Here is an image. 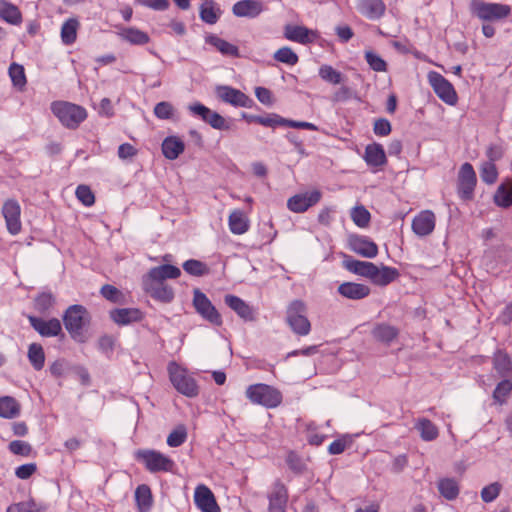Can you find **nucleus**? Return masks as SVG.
<instances>
[{
  "label": "nucleus",
  "mask_w": 512,
  "mask_h": 512,
  "mask_svg": "<svg viewBox=\"0 0 512 512\" xmlns=\"http://www.w3.org/2000/svg\"><path fill=\"white\" fill-rule=\"evenodd\" d=\"M53 114L63 126L76 129L87 118V111L80 105L65 101H56L51 104Z\"/></svg>",
  "instance_id": "obj_1"
},
{
  "label": "nucleus",
  "mask_w": 512,
  "mask_h": 512,
  "mask_svg": "<svg viewBox=\"0 0 512 512\" xmlns=\"http://www.w3.org/2000/svg\"><path fill=\"white\" fill-rule=\"evenodd\" d=\"M246 397L253 403L267 408H275L282 401L280 391L267 384H253L246 389Z\"/></svg>",
  "instance_id": "obj_2"
},
{
  "label": "nucleus",
  "mask_w": 512,
  "mask_h": 512,
  "mask_svg": "<svg viewBox=\"0 0 512 512\" xmlns=\"http://www.w3.org/2000/svg\"><path fill=\"white\" fill-rule=\"evenodd\" d=\"M88 322L89 313L87 309L82 305H71L64 312V326L70 336L75 340H81L83 327Z\"/></svg>",
  "instance_id": "obj_3"
},
{
  "label": "nucleus",
  "mask_w": 512,
  "mask_h": 512,
  "mask_svg": "<svg viewBox=\"0 0 512 512\" xmlns=\"http://www.w3.org/2000/svg\"><path fill=\"white\" fill-rule=\"evenodd\" d=\"M168 372L170 381L179 393L191 398L198 395V385L195 379L187 374L185 369L175 362H171L168 365Z\"/></svg>",
  "instance_id": "obj_4"
},
{
  "label": "nucleus",
  "mask_w": 512,
  "mask_h": 512,
  "mask_svg": "<svg viewBox=\"0 0 512 512\" xmlns=\"http://www.w3.org/2000/svg\"><path fill=\"white\" fill-rule=\"evenodd\" d=\"M286 321L292 331L300 336L308 335L311 330L310 321L306 317V306L300 300H294L287 308Z\"/></svg>",
  "instance_id": "obj_5"
},
{
  "label": "nucleus",
  "mask_w": 512,
  "mask_h": 512,
  "mask_svg": "<svg viewBox=\"0 0 512 512\" xmlns=\"http://www.w3.org/2000/svg\"><path fill=\"white\" fill-rule=\"evenodd\" d=\"M137 458L143 462L146 469L151 473L171 472L175 462L168 456L156 450H139Z\"/></svg>",
  "instance_id": "obj_6"
},
{
  "label": "nucleus",
  "mask_w": 512,
  "mask_h": 512,
  "mask_svg": "<svg viewBox=\"0 0 512 512\" xmlns=\"http://www.w3.org/2000/svg\"><path fill=\"white\" fill-rule=\"evenodd\" d=\"M193 306L196 312L207 322L214 326H221L223 321L221 314L212 304L210 299L201 292L199 289H195L193 292Z\"/></svg>",
  "instance_id": "obj_7"
},
{
  "label": "nucleus",
  "mask_w": 512,
  "mask_h": 512,
  "mask_svg": "<svg viewBox=\"0 0 512 512\" xmlns=\"http://www.w3.org/2000/svg\"><path fill=\"white\" fill-rule=\"evenodd\" d=\"M428 81L435 94L446 104L455 105L458 97L453 85L440 73L431 71L428 73Z\"/></svg>",
  "instance_id": "obj_8"
},
{
  "label": "nucleus",
  "mask_w": 512,
  "mask_h": 512,
  "mask_svg": "<svg viewBox=\"0 0 512 512\" xmlns=\"http://www.w3.org/2000/svg\"><path fill=\"white\" fill-rule=\"evenodd\" d=\"M188 109L193 115L199 116L214 129L229 130L231 128L230 123L223 116L201 103L191 104Z\"/></svg>",
  "instance_id": "obj_9"
},
{
  "label": "nucleus",
  "mask_w": 512,
  "mask_h": 512,
  "mask_svg": "<svg viewBox=\"0 0 512 512\" xmlns=\"http://www.w3.org/2000/svg\"><path fill=\"white\" fill-rule=\"evenodd\" d=\"M477 183L476 173L473 166L466 162L461 165L458 174V194L464 200L473 197L474 189Z\"/></svg>",
  "instance_id": "obj_10"
},
{
  "label": "nucleus",
  "mask_w": 512,
  "mask_h": 512,
  "mask_svg": "<svg viewBox=\"0 0 512 512\" xmlns=\"http://www.w3.org/2000/svg\"><path fill=\"white\" fill-rule=\"evenodd\" d=\"M475 15L483 21L500 20L510 14V7L499 3H476L473 7Z\"/></svg>",
  "instance_id": "obj_11"
},
{
  "label": "nucleus",
  "mask_w": 512,
  "mask_h": 512,
  "mask_svg": "<svg viewBox=\"0 0 512 512\" xmlns=\"http://www.w3.org/2000/svg\"><path fill=\"white\" fill-rule=\"evenodd\" d=\"M258 124L270 128H276L278 126H287L291 128L306 129L312 131H317L319 129L313 123L286 119L275 113H271L266 116H260Z\"/></svg>",
  "instance_id": "obj_12"
},
{
  "label": "nucleus",
  "mask_w": 512,
  "mask_h": 512,
  "mask_svg": "<svg viewBox=\"0 0 512 512\" xmlns=\"http://www.w3.org/2000/svg\"><path fill=\"white\" fill-rule=\"evenodd\" d=\"M321 199V192L313 190L311 192H305L296 194L287 200V207L294 213H303L310 207L317 204Z\"/></svg>",
  "instance_id": "obj_13"
},
{
  "label": "nucleus",
  "mask_w": 512,
  "mask_h": 512,
  "mask_svg": "<svg viewBox=\"0 0 512 512\" xmlns=\"http://www.w3.org/2000/svg\"><path fill=\"white\" fill-rule=\"evenodd\" d=\"M216 92L219 99L235 107L250 108L253 104V100L245 93L230 86H219Z\"/></svg>",
  "instance_id": "obj_14"
},
{
  "label": "nucleus",
  "mask_w": 512,
  "mask_h": 512,
  "mask_svg": "<svg viewBox=\"0 0 512 512\" xmlns=\"http://www.w3.org/2000/svg\"><path fill=\"white\" fill-rule=\"evenodd\" d=\"M268 512H286L288 491L285 485L276 480L268 493Z\"/></svg>",
  "instance_id": "obj_15"
},
{
  "label": "nucleus",
  "mask_w": 512,
  "mask_h": 512,
  "mask_svg": "<svg viewBox=\"0 0 512 512\" xmlns=\"http://www.w3.org/2000/svg\"><path fill=\"white\" fill-rule=\"evenodd\" d=\"M21 208L16 200H7L2 207V215L5 219L8 231L16 235L21 231L20 221Z\"/></svg>",
  "instance_id": "obj_16"
},
{
  "label": "nucleus",
  "mask_w": 512,
  "mask_h": 512,
  "mask_svg": "<svg viewBox=\"0 0 512 512\" xmlns=\"http://www.w3.org/2000/svg\"><path fill=\"white\" fill-rule=\"evenodd\" d=\"M436 216L431 210L419 212L412 220V230L419 237H426L435 229Z\"/></svg>",
  "instance_id": "obj_17"
},
{
  "label": "nucleus",
  "mask_w": 512,
  "mask_h": 512,
  "mask_svg": "<svg viewBox=\"0 0 512 512\" xmlns=\"http://www.w3.org/2000/svg\"><path fill=\"white\" fill-rule=\"evenodd\" d=\"M30 325L43 337H55L62 333L60 320L51 318L44 320L36 316H28Z\"/></svg>",
  "instance_id": "obj_18"
},
{
  "label": "nucleus",
  "mask_w": 512,
  "mask_h": 512,
  "mask_svg": "<svg viewBox=\"0 0 512 512\" xmlns=\"http://www.w3.org/2000/svg\"><path fill=\"white\" fill-rule=\"evenodd\" d=\"M144 290L150 296L160 302L170 303L174 299V291L171 286L165 282L147 281L142 279Z\"/></svg>",
  "instance_id": "obj_19"
},
{
  "label": "nucleus",
  "mask_w": 512,
  "mask_h": 512,
  "mask_svg": "<svg viewBox=\"0 0 512 512\" xmlns=\"http://www.w3.org/2000/svg\"><path fill=\"white\" fill-rule=\"evenodd\" d=\"M194 502L201 512H220L212 491L205 485H198L196 487Z\"/></svg>",
  "instance_id": "obj_20"
},
{
  "label": "nucleus",
  "mask_w": 512,
  "mask_h": 512,
  "mask_svg": "<svg viewBox=\"0 0 512 512\" xmlns=\"http://www.w3.org/2000/svg\"><path fill=\"white\" fill-rule=\"evenodd\" d=\"M350 248L353 252L366 258H374L378 254L377 245L365 236H353L349 241Z\"/></svg>",
  "instance_id": "obj_21"
},
{
  "label": "nucleus",
  "mask_w": 512,
  "mask_h": 512,
  "mask_svg": "<svg viewBox=\"0 0 512 512\" xmlns=\"http://www.w3.org/2000/svg\"><path fill=\"white\" fill-rule=\"evenodd\" d=\"M225 304L232 309L241 319L244 321H254L255 314L252 307H250L244 300L240 297L227 294L224 297Z\"/></svg>",
  "instance_id": "obj_22"
},
{
  "label": "nucleus",
  "mask_w": 512,
  "mask_h": 512,
  "mask_svg": "<svg viewBox=\"0 0 512 512\" xmlns=\"http://www.w3.org/2000/svg\"><path fill=\"white\" fill-rule=\"evenodd\" d=\"M181 275L178 267L170 264H163L151 268L149 272L143 276V280L164 282L166 279H176Z\"/></svg>",
  "instance_id": "obj_23"
},
{
  "label": "nucleus",
  "mask_w": 512,
  "mask_h": 512,
  "mask_svg": "<svg viewBox=\"0 0 512 512\" xmlns=\"http://www.w3.org/2000/svg\"><path fill=\"white\" fill-rule=\"evenodd\" d=\"M373 339L389 346L399 336V329L387 323H377L371 330Z\"/></svg>",
  "instance_id": "obj_24"
},
{
  "label": "nucleus",
  "mask_w": 512,
  "mask_h": 512,
  "mask_svg": "<svg viewBox=\"0 0 512 512\" xmlns=\"http://www.w3.org/2000/svg\"><path fill=\"white\" fill-rule=\"evenodd\" d=\"M262 2L256 0H241L233 5V14L237 17L255 18L263 12Z\"/></svg>",
  "instance_id": "obj_25"
},
{
  "label": "nucleus",
  "mask_w": 512,
  "mask_h": 512,
  "mask_svg": "<svg viewBox=\"0 0 512 512\" xmlns=\"http://www.w3.org/2000/svg\"><path fill=\"white\" fill-rule=\"evenodd\" d=\"M337 291L341 296L351 300H360L370 294V288L367 285L354 282L340 284Z\"/></svg>",
  "instance_id": "obj_26"
},
{
  "label": "nucleus",
  "mask_w": 512,
  "mask_h": 512,
  "mask_svg": "<svg viewBox=\"0 0 512 512\" xmlns=\"http://www.w3.org/2000/svg\"><path fill=\"white\" fill-rule=\"evenodd\" d=\"M358 11L370 20L381 18L386 10V5L382 0H360Z\"/></svg>",
  "instance_id": "obj_27"
},
{
  "label": "nucleus",
  "mask_w": 512,
  "mask_h": 512,
  "mask_svg": "<svg viewBox=\"0 0 512 512\" xmlns=\"http://www.w3.org/2000/svg\"><path fill=\"white\" fill-rule=\"evenodd\" d=\"M142 317V312L137 308H118L110 311V318L118 325L138 322Z\"/></svg>",
  "instance_id": "obj_28"
},
{
  "label": "nucleus",
  "mask_w": 512,
  "mask_h": 512,
  "mask_svg": "<svg viewBox=\"0 0 512 512\" xmlns=\"http://www.w3.org/2000/svg\"><path fill=\"white\" fill-rule=\"evenodd\" d=\"M375 264L372 262L360 261L352 258L351 256H345L343 260V267L351 273L360 275L370 280L372 271H374Z\"/></svg>",
  "instance_id": "obj_29"
},
{
  "label": "nucleus",
  "mask_w": 512,
  "mask_h": 512,
  "mask_svg": "<svg viewBox=\"0 0 512 512\" xmlns=\"http://www.w3.org/2000/svg\"><path fill=\"white\" fill-rule=\"evenodd\" d=\"M399 276V272L396 268L389 266H382L381 268L374 266V271L370 280L378 286H386L393 282Z\"/></svg>",
  "instance_id": "obj_30"
},
{
  "label": "nucleus",
  "mask_w": 512,
  "mask_h": 512,
  "mask_svg": "<svg viewBox=\"0 0 512 512\" xmlns=\"http://www.w3.org/2000/svg\"><path fill=\"white\" fill-rule=\"evenodd\" d=\"M184 149V142L177 136L166 137L162 142V153L169 160L177 159Z\"/></svg>",
  "instance_id": "obj_31"
},
{
  "label": "nucleus",
  "mask_w": 512,
  "mask_h": 512,
  "mask_svg": "<svg viewBox=\"0 0 512 512\" xmlns=\"http://www.w3.org/2000/svg\"><path fill=\"white\" fill-rule=\"evenodd\" d=\"M313 32L304 26L286 25L284 28V36L286 39L300 44L312 42L310 34Z\"/></svg>",
  "instance_id": "obj_32"
},
{
  "label": "nucleus",
  "mask_w": 512,
  "mask_h": 512,
  "mask_svg": "<svg viewBox=\"0 0 512 512\" xmlns=\"http://www.w3.org/2000/svg\"><path fill=\"white\" fill-rule=\"evenodd\" d=\"M364 159L369 166L379 167L386 163V155L381 144L373 143L366 147Z\"/></svg>",
  "instance_id": "obj_33"
},
{
  "label": "nucleus",
  "mask_w": 512,
  "mask_h": 512,
  "mask_svg": "<svg viewBox=\"0 0 512 512\" xmlns=\"http://www.w3.org/2000/svg\"><path fill=\"white\" fill-rule=\"evenodd\" d=\"M21 405L12 396L0 397V417L4 419H13L20 415Z\"/></svg>",
  "instance_id": "obj_34"
},
{
  "label": "nucleus",
  "mask_w": 512,
  "mask_h": 512,
  "mask_svg": "<svg viewBox=\"0 0 512 512\" xmlns=\"http://www.w3.org/2000/svg\"><path fill=\"white\" fill-rule=\"evenodd\" d=\"M415 429L418 430L423 441H434L439 436L437 426L427 418H418L415 422Z\"/></svg>",
  "instance_id": "obj_35"
},
{
  "label": "nucleus",
  "mask_w": 512,
  "mask_h": 512,
  "mask_svg": "<svg viewBox=\"0 0 512 512\" xmlns=\"http://www.w3.org/2000/svg\"><path fill=\"white\" fill-rule=\"evenodd\" d=\"M229 229L233 234L241 235L249 229V219L240 210H233L228 218Z\"/></svg>",
  "instance_id": "obj_36"
},
{
  "label": "nucleus",
  "mask_w": 512,
  "mask_h": 512,
  "mask_svg": "<svg viewBox=\"0 0 512 512\" xmlns=\"http://www.w3.org/2000/svg\"><path fill=\"white\" fill-rule=\"evenodd\" d=\"M0 18L11 25H19L22 22V14L17 6L0 0Z\"/></svg>",
  "instance_id": "obj_37"
},
{
  "label": "nucleus",
  "mask_w": 512,
  "mask_h": 512,
  "mask_svg": "<svg viewBox=\"0 0 512 512\" xmlns=\"http://www.w3.org/2000/svg\"><path fill=\"white\" fill-rule=\"evenodd\" d=\"M494 202L502 208L512 206V179L506 180L497 188L494 194Z\"/></svg>",
  "instance_id": "obj_38"
},
{
  "label": "nucleus",
  "mask_w": 512,
  "mask_h": 512,
  "mask_svg": "<svg viewBox=\"0 0 512 512\" xmlns=\"http://www.w3.org/2000/svg\"><path fill=\"white\" fill-rule=\"evenodd\" d=\"M206 42L215 47L220 53L226 56H239V49L237 46L229 43L228 41L216 36L209 35L206 37Z\"/></svg>",
  "instance_id": "obj_39"
},
{
  "label": "nucleus",
  "mask_w": 512,
  "mask_h": 512,
  "mask_svg": "<svg viewBox=\"0 0 512 512\" xmlns=\"http://www.w3.org/2000/svg\"><path fill=\"white\" fill-rule=\"evenodd\" d=\"M135 500L140 512H148L153 503L151 489L148 485H139L135 490Z\"/></svg>",
  "instance_id": "obj_40"
},
{
  "label": "nucleus",
  "mask_w": 512,
  "mask_h": 512,
  "mask_svg": "<svg viewBox=\"0 0 512 512\" xmlns=\"http://www.w3.org/2000/svg\"><path fill=\"white\" fill-rule=\"evenodd\" d=\"M439 493L447 500H454L459 495V485L455 479L443 478L438 482Z\"/></svg>",
  "instance_id": "obj_41"
},
{
  "label": "nucleus",
  "mask_w": 512,
  "mask_h": 512,
  "mask_svg": "<svg viewBox=\"0 0 512 512\" xmlns=\"http://www.w3.org/2000/svg\"><path fill=\"white\" fill-rule=\"evenodd\" d=\"M79 22L75 18H69L61 27V39L66 45H71L76 41Z\"/></svg>",
  "instance_id": "obj_42"
},
{
  "label": "nucleus",
  "mask_w": 512,
  "mask_h": 512,
  "mask_svg": "<svg viewBox=\"0 0 512 512\" xmlns=\"http://www.w3.org/2000/svg\"><path fill=\"white\" fill-rule=\"evenodd\" d=\"M493 364L501 376H509L512 373V360L507 353L501 350L494 354Z\"/></svg>",
  "instance_id": "obj_43"
},
{
  "label": "nucleus",
  "mask_w": 512,
  "mask_h": 512,
  "mask_svg": "<svg viewBox=\"0 0 512 512\" xmlns=\"http://www.w3.org/2000/svg\"><path fill=\"white\" fill-rule=\"evenodd\" d=\"M28 359L32 367L39 371L45 364V353L43 347L38 343H32L28 347Z\"/></svg>",
  "instance_id": "obj_44"
},
{
  "label": "nucleus",
  "mask_w": 512,
  "mask_h": 512,
  "mask_svg": "<svg viewBox=\"0 0 512 512\" xmlns=\"http://www.w3.org/2000/svg\"><path fill=\"white\" fill-rule=\"evenodd\" d=\"M119 35L134 45H144L149 42L148 34L137 28H124Z\"/></svg>",
  "instance_id": "obj_45"
},
{
  "label": "nucleus",
  "mask_w": 512,
  "mask_h": 512,
  "mask_svg": "<svg viewBox=\"0 0 512 512\" xmlns=\"http://www.w3.org/2000/svg\"><path fill=\"white\" fill-rule=\"evenodd\" d=\"M219 15L220 10L211 1H205L200 7V18L207 24H215L219 19Z\"/></svg>",
  "instance_id": "obj_46"
},
{
  "label": "nucleus",
  "mask_w": 512,
  "mask_h": 512,
  "mask_svg": "<svg viewBox=\"0 0 512 512\" xmlns=\"http://www.w3.org/2000/svg\"><path fill=\"white\" fill-rule=\"evenodd\" d=\"M183 269L192 276H203L209 273L207 265L199 260L190 259L183 263Z\"/></svg>",
  "instance_id": "obj_47"
},
{
  "label": "nucleus",
  "mask_w": 512,
  "mask_h": 512,
  "mask_svg": "<svg viewBox=\"0 0 512 512\" xmlns=\"http://www.w3.org/2000/svg\"><path fill=\"white\" fill-rule=\"evenodd\" d=\"M55 304V298L51 293H41L35 298L34 307L35 309L41 313L45 314L50 311V309Z\"/></svg>",
  "instance_id": "obj_48"
},
{
  "label": "nucleus",
  "mask_w": 512,
  "mask_h": 512,
  "mask_svg": "<svg viewBox=\"0 0 512 512\" xmlns=\"http://www.w3.org/2000/svg\"><path fill=\"white\" fill-rule=\"evenodd\" d=\"M274 59L278 62L294 66L298 63V55L290 47H282L274 53Z\"/></svg>",
  "instance_id": "obj_49"
},
{
  "label": "nucleus",
  "mask_w": 512,
  "mask_h": 512,
  "mask_svg": "<svg viewBox=\"0 0 512 512\" xmlns=\"http://www.w3.org/2000/svg\"><path fill=\"white\" fill-rule=\"evenodd\" d=\"M480 177L486 184H494L498 178V171L495 164L491 161L484 162L480 168Z\"/></svg>",
  "instance_id": "obj_50"
},
{
  "label": "nucleus",
  "mask_w": 512,
  "mask_h": 512,
  "mask_svg": "<svg viewBox=\"0 0 512 512\" xmlns=\"http://www.w3.org/2000/svg\"><path fill=\"white\" fill-rule=\"evenodd\" d=\"M319 76L331 84H340L343 81L342 74L330 65H322L319 68Z\"/></svg>",
  "instance_id": "obj_51"
},
{
  "label": "nucleus",
  "mask_w": 512,
  "mask_h": 512,
  "mask_svg": "<svg viewBox=\"0 0 512 512\" xmlns=\"http://www.w3.org/2000/svg\"><path fill=\"white\" fill-rule=\"evenodd\" d=\"M9 76L14 86L22 89L26 85V76L23 66L12 63L9 67Z\"/></svg>",
  "instance_id": "obj_52"
},
{
  "label": "nucleus",
  "mask_w": 512,
  "mask_h": 512,
  "mask_svg": "<svg viewBox=\"0 0 512 512\" xmlns=\"http://www.w3.org/2000/svg\"><path fill=\"white\" fill-rule=\"evenodd\" d=\"M351 218L358 227L364 228L368 226L371 215L364 206H356L351 211Z\"/></svg>",
  "instance_id": "obj_53"
},
{
  "label": "nucleus",
  "mask_w": 512,
  "mask_h": 512,
  "mask_svg": "<svg viewBox=\"0 0 512 512\" xmlns=\"http://www.w3.org/2000/svg\"><path fill=\"white\" fill-rule=\"evenodd\" d=\"M512 391V382L508 379L502 380L498 383L496 386L494 392H493V398L496 402L503 404L509 394Z\"/></svg>",
  "instance_id": "obj_54"
},
{
  "label": "nucleus",
  "mask_w": 512,
  "mask_h": 512,
  "mask_svg": "<svg viewBox=\"0 0 512 512\" xmlns=\"http://www.w3.org/2000/svg\"><path fill=\"white\" fill-rule=\"evenodd\" d=\"M187 439V430L185 426L180 425L175 428L167 437V444L170 447H179Z\"/></svg>",
  "instance_id": "obj_55"
},
{
  "label": "nucleus",
  "mask_w": 512,
  "mask_h": 512,
  "mask_svg": "<svg viewBox=\"0 0 512 512\" xmlns=\"http://www.w3.org/2000/svg\"><path fill=\"white\" fill-rule=\"evenodd\" d=\"M75 194L77 199L87 207L92 206L95 202V196L87 185H79L76 188Z\"/></svg>",
  "instance_id": "obj_56"
},
{
  "label": "nucleus",
  "mask_w": 512,
  "mask_h": 512,
  "mask_svg": "<svg viewBox=\"0 0 512 512\" xmlns=\"http://www.w3.org/2000/svg\"><path fill=\"white\" fill-rule=\"evenodd\" d=\"M501 488L502 486L498 482H494L485 486L481 490V499L486 503L494 501L499 496Z\"/></svg>",
  "instance_id": "obj_57"
},
{
  "label": "nucleus",
  "mask_w": 512,
  "mask_h": 512,
  "mask_svg": "<svg viewBox=\"0 0 512 512\" xmlns=\"http://www.w3.org/2000/svg\"><path fill=\"white\" fill-rule=\"evenodd\" d=\"M154 114L159 119L168 120L173 117L174 108L171 103L162 101L155 105Z\"/></svg>",
  "instance_id": "obj_58"
},
{
  "label": "nucleus",
  "mask_w": 512,
  "mask_h": 512,
  "mask_svg": "<svg viewBox=\"0 0 512 512\" xmlns=\"http://www.w3.org/2000/svg\"><path fill=\"white\" fill-rule=\"evenodd\" d=\"M365 59L371 69L377 72H384L387 69L386 62L377 54L372 51H367L365 53Z\"/></svg>",
  "instance_id": "obj_59"
},
{
  "label": "nucleus",
  "mask_w": 512,
  "mask_h": 512,
  "mask_svg": "<svg viewBox=\"0 0 512 512\" xmlns=\"http://www.w3.org/2000/svg\"><path fill=\"white\" fill-rule=\"evenodd\" d=\"M100 293L105 299H107L113 303H121L122 302L123 294L115 286H112L109 284L103 285L101 287Z\"/></svg>",
  "instance_id": "obj_60"
},
{
  "label": "nucleus",
  "mask_w": 512,
  "mask_h": 512,
  "mask_svg": "<svg viewBox=\"0 0 512 512\" xmlns=\"http://www.w3.org/2000/svg\"><path fill=\"white\" fill-rule=\"evenodd\" d=\"M9 451L15 455L29 456L32 452V447L28 442L21 440L11 441L8 445Z\"/></svg>",
  "instance_id": "obj_61"
},
{
  "label": "nucleus",
  "mask_w": 512,
  "mask_h": 512,
  "mask_svg": "<svg viewBox=\"0 0 512 512\" xmlns=\"http://www.w3.org/2000/svg\"><path fill=\"white\" fill-rule=\"evenodd\" d=\"M392 127L390 122L385 118L377 119L374 122L373 131L378 136H387L391 133Z\"/></svg>",
  "instance_id": "obj_62"
},
{
  "label": "nucleus",
  "mask_w": 512,
  "mask_h": 512,
  "mask_svg": "<svg viewBox=\"0 0 512 512\" xmlns=\"http://www.w3.org/2000/svg\"><path fill=\"white\" fill-rule=\"evenodd\" d=\"M37 470L35 463L23 464L16 468L15 475L22 480L30 478Z\"/></svg>",
  "instance_id": "obj_63"
},
{
  "label": "nucleus",
  "mask_w": 512,
  "mask_h": 512,
  "mask_svg": "<svg viewBox=\"0 0 512 512\" xmlns=\"http://www.w3.org/2000/svg\"><path fill=\"white\" fill-rule=\"evenodd\" d=\"M136 3L157 11H164L169 7L168 0H136Z\"/></svg>",
  "instance_id": "obj_64"
}]
</instances>
